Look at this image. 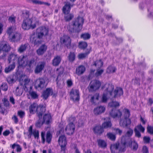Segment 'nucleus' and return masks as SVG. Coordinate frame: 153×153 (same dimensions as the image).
<instances>
[{
    "mask_svg": "<svg viewBox=\"0 0 153 153\" xmlns=\"http://www.w3.org/2000/svg\"><path fill=\"white\" fill-rule=\"evenodd\" d=\"M124 138L123 137L121 140V143L120 144L119 143H117L111 145V150L112 153H114L116 150H118L120 152H124L126 150V146H130L132 145V149L134 150H136L138 148V145L135 142L129 141H123V140Z\"/></svg>",
    "mask_w": 153,
    "mask_h": 153,
    "instance_id": "obj_1",
    "label": "nucleus"
},
{
    "mask_svg": "<svg viewBox=\"0 0 153 153\" xmlns=\"http://www.w3.org/2000/svg\"><path fill=\"white\" fill-rule=\"evenodd\" d=\"M48 32L49 29L48 27L45 26L40 27L37 29L36 36L33 34L31 36L30 41L35 45L40 44L41 43L40 39L47 36Z\"/></svg>",
    "mask_w": 153,
    "mask_h": 153,
    "instance_id": "obj_2",
    "label": "nucleus"
},
{
    "mask_svg": "<svg viewBox=\"0 0 153 153\" xmlns=\"http://www.w3.org/2000/svg\"><path fill=\"white\" fill-rule=\"evenodd\" d=\"M84 19L82 17H78L71 24L67 26V29L71 33H79L82 29Z\"/></svg>",
    "mask_w": 153,
    "mask_h": 153,
    "instance_id": "obj_3",
    "label": "nucleus"
},
{
    "mask_svg": "<svg viewBox=\"0 0 153 153\" xmlns=\"http://www.w3.org/2000/svg\"><path fill=\"white\" fill-rule=\"evenodd\" d=\"M39 20L35 17H33L31 18H27L23 21L22 27L24 30H28L35 28L38 24Z\"/></svg>",
    "mask_w": 153,
    "mask_h": 153,
    "instance_id": "obj_4",
    "label": "nucleus"
},
{
    "mask_svg": "<svg viewBox=\"0 0 153 153\" xmlns=\"http://www.w3.org/2000/svg\"><path fill=\"white\" fill-rule=\"evenodd\" d=\"M16 29L15 28L11 27L8 28L7 31L9 39L14 42L19 40L21 38L20 35L16 31Z\"/></svg>",
    "mask_w": 153,
    "mask_h": 153,
    "instance_id": "obj_5",
    "label": "nucleus"
},
{
    "mask_svg": "<svg viewBox=\"0 0 153 153\" xmlns=\"http://www.w3.org/2000/svg\"><path fill=\"white\" fill-rule=\"evenodd\" d=\"M124 118L121 119L120 121L119 124L120 126L123 127H127L131 123V120L129 118L130 114L129 111L125 108L123 111Z\"/></svg>",
    "mask_w": 153,
    "mask_h": 153,
    "instance_id": "obj_6",
    "label": "nucleus"
},
{
    "mask_svg": "<svg viewBox=\"0 0 153 153\" xmlns=\"http://www.w3.org/2000/svg\"><path fill=\"white\" fill-rule=\"evenodd\" d=\"M68 124L65 130L67 134L72 135L74 132L75 130V117H71L68 119Z\"/></svg>",
    "mask_w": 153,
    "mask_h": 153,
    "instance_id": "obj_7",
    "label": "nucleus"
},
{
    "mask_svg": "<svg viewBox=\"0 0 153 153\" xmlns=\"http://www.w3.org/2000/svg\"><path fill=\"white\" fill-rule=\"evenodd\" d=\"M30 80V79L24 75H21L19 78V81L20 85H24V90L25 91H28L30 89L32 88V87L29 85Z\"/></svg>",
    "mask_w": 153,
    "mask_h": 153,
    "instance_id": "obj_8",
    "label": "nucleus"
},
{
    "mask_svg": "<svg viewBox=\"0 0 153 153\" xmlns=\"http://www.w3.org/2000/svg\"><path fill=\"white\" fill-rule=\"evenodd\" d=\"M46 86L45 80L43 78H39L35 81L34 87L36 89L41 90Z\"/></svg>",
    "mask_w": 153,
    "mask_h": 153,
    "instance_id": "obj_9",
    "label": "nucleus"
},
{
    "mask_svg": "<svg viewBox=\"0 0 153 153\" xmlns=\"http://www.w3.org/2000/svg\"><path fill=\"white\" fill-rule=\"evenodd\" d=\"M101 85L100 82L97 80L92 81L88 87V88L90 91H93L98 89Z\"/></svg>",
    "mask_w": 153,
    "mask_h": 153,
    "instance_id": "obj_10",
    "label": "nucleus"
},
{
    "mask_svg": "<svg viewBox=\"0 0 153 153\" xmlns=\"http://www.w3.org/2000/svg\"><path fill=\"white\" fill-rule=\"evenodd\" d=\"M58 143L60 146L61 151L65 152V147L67 144V141L66 137L64 135H62L59 137L58 140Z\"/></svg>",
    "mask_w": 153,
    "mask_h": 153,
    "instance_id": "obj_11",
    "label": "nucleus"
},
{
    "mask_svg": "<svg viewBox=\"0 0 153 153\" xmlns=\"http://www.w3.org/2000/svg\"><path fill=\"white\" fill-rule=\"evenodd\" d=\"M27 61L28 58L27 56H19L17 62L19 65V67H26L28 64Z\"/></svg>",
    "mask_w": 153,
    "mask_h": 153,
    "instance_id": "obj_12",
    "label": "nucleus"
},
{
    "mask_svg": "<svg viewBox=\"0 0 153 153\" xmlns=\"http://www.w3.org/2000/svg\"><path fill=\"white\" fill-rule=\"evenodd\" d=\"M19 56L15 53H11L9 54L8 56V60L9 63H13L16 64L17 63Z\"/></svg>",
    "mask_w": 153,
    "mask_h": 153,
    "instance_id": "obj_13",
    "label": "nucleus"
},
{
    "mask_svg": "<svg viewBox=\"0 0 153 153\" xmlns=\"http://www.w3.org/2000/svg\"><path fill=\"white\" fill-rule=\"evenodd\" d=\"M114 88V86L111 84H106L102 87L104 92L108 94L109 95H112V93Z\"/></svg>",
    "mask_w": 153,
    "mask_h": 153,
    "instance_id": "obj_14",
    "label": "nucleus"
},
{
    "mask_svg": "<svg viewBox=\"0 0 153 153\" xmlns=\"http://www.w3.org/2000/svg\"><path fill=\"white\" fill-rule=\"evenodd\" d=\"M60 42L61 44L68 47L71 45V39L69 36L67 35H64L60 38Z\"/></svg>",
    "mask_w": 153,
    "mask_h": 153,
    "instance_id": "obj_15",
    "label": "nucleus"
},
{
    "mask_svg": "<svg viewBox=\"0 0 153 153\" xmlns=\"http://www.w3.org/2000/svg\"><path fill=\"white\" fill-rule=\"evenodd\" d=\"M10 49L11 47L9 44L5 43H0V53H3L4 56H5L4 55V53L8 52Z\"/></svg>",
    "mask_w": 153,
    "mask_h": 153,
    "instance_id": "obj_16",
    "label": "nucleus"
},
{
    "mask_svg": "<svg viewBox=\"0 0 153 153\" xmlns=\"http://www.w3.org/2000/svg\"><path fill=\"white\" fill-rule=\"evenodd\" d=\"M71 98L74 101H78L79 100V91L77 89H72L70 93Z\"/></svg>",
    "mask_w": 153,
    "mask_h": 153,
    "instance_id": "obj_17",
    "label": "nucleus"
},
{
    "mask_svg": "<svg viewBox=\"0 0 153 153\" xmlns=\"http://www.w3.org/2000/svg\"><path fill=\"white\" fill-rule=\"evenodd\" d=\"M105 110V108L104 106L100 105L95 108L93 111L94 115H97L104 113Z\"/></svg>",
    "mask_w": 153,
    "mask_h": 153,
    "instance_id": "obj_18",
    "label": "nucleus"
},
{
    "mask_svg": "<svg viewBox=\"0 0 153 153\" xmlns=\"http://www.w3.org/2000/svg\"><path fill=\"white\" fill-rule=\"evenodd\" d=\"M45 65V62H39L34 70V72L37 74L40 73L43 69Z\"/></svg>",
    "mask_w": 153,
    "mask_h": 153,
    "instance_id": "obj_19",
    "label": "nucleus"
},
{
    "mask_svg": "<svg viewBox=\"0 0 153 153\" xmlns=\"http://www.w3.org/2000/svg\"><path fill=\"white\" fill-rule=\"evenodd\" d=\"M33 127L32 126H30L28 129V133L29 135L31 136L33 135L35 138L38 139L39 138V134L38 131L36 129H32Z\"/></svg>",
    "mask_w": 153,
    "mask_h": 153,
    "instance_id": "obj_20",
    "label": "nucleus"
},
{
    "mask_svg": "<svg viewBox=\"0 0 153 153\" xmlns=\"http://www.w3.org/2000/svg\"><path fill=\"white\" fill-rule=\"evenodd\" d=\"M47 49V46L45 44L42 45L36 50V52L38 55H42L46 51Z\"/></svg>",
    "mask_w": 153,
    "mask_h": 153,
    "instance_id": "obj_21",
    "label": "nucleus"
},
{
    "mask_svg": "<svg viewBox=\"0 0 153 153\" xmlns=\"http://www.w3.org/2000/svg\"><path fill=\"white\" fill-rule=\"evenodd\" d=\"M113 95H112L114 97H119L123 95V91L122 88L120 87H117L115 89L113 93Z\"/></svg>",
    "mask_w": 153,
    "mask_h": 153,
    "instance_id": "obj_22",
    "label": "nucleus"
},
{
    "mask_svg": "<svg viewBox=\"0 0 153 153\" xmlns=\"http://www.w3.org/2000/svg\"><path fill=\"white\" fill-rule=\"evenodd\" d=\"M110 115L113 118H115L116 117H120L122 115V113L119 110H112L110 113Z\"/></svg>",
    "mask_w": 153,
    "mask_h": 153,
    "instance_id": "obj_23",
    "label": "nucleus"
},
{
    "mask_svg": "<svg viewBox=\"0 0 153 153\" xmlns=\"http://www.w3.org/2000/svg\"><path fill=\"white\" fill-rule=\"evenodd\" d=\"M94 132L97 134L100 135L104 132L103 128L100 125L96 126L93 128Z\"/></svg>",
    "mask_w": 153,
    "mask_h": 153,
    "instance_id": "obj_24",
    "label": "nucleus"
},
{
    "mask_svg": "<svg viewBox=\"0 0 153 153\" xmlns=\"http://www.w3.org/2000/svg\"><path fill=\"white\" fill-rule=\"evenodd\" d=\"M53 90L50 88H47L45 91L42 94V97L45 99H46L48 97L52 94Z\"/></svg>",
    "mask_w": 153,
    "mask_h": 153,
    "instance_id": "obj_25",
    "label": "nucleus"
},
{
    "mask_svg": "<svg viewBox=\"0 0 153 153\" xmlns=\"http://www.w3.org/2000/svg\"><path fill=\"white\" fill-rule=\"evenodd\" d=\"M85 71V68L83 65H80L76 69V73L78 76L82 74Z\"/></svg>",
    "mask_w": 153,
    "mask_h": 153,
    "instance_id": "obj_26",
    "label": "nucleus"
},
{
    "mask_svg": "<svg viewBox=\"0 0 153 153\" xmlns=\"http://www.w3.org/2000/svg\"><path fill=\"white\" fill-rule=\"evenodd\" d=\"M61 57L58 56H55L52 60V64L53 66H58L61 61Z\"/></svg>",
    "mask_w": 153,
    "mask_h": 153,
    "instance_id": "obj_27",
    "label": "nucleus"
},
{
    "mask_svg": "<svg viewBox=\"0 0 153 153\" xmlns=\"http://www.w3.org/2000/svg\"><path fill=\"white\" fill-rule=\"evenodd\" d=\"M45 108L43 105H38L37 113L38 116L40 118L42 117V114L45 111Z\"/></svg>",
    "mask_w": 153,
    "mask_h": 153,
    "instance_id": "obj_28",
    "label": "nucleus"
},
{
    "mask_svg": "<svg viewBox=\"0 0 153 153\" xmlns=\"http://www.w3.org/2000/svg\"><path fill=\"white\" fill-rule=\"evenodd\" d=\"M38 105L35 103L32 104L29 107V111L30 114H33L37 112Z\"/></svg>",
    "mask_w": 153,
    "mask_h": 153,
    "instance_id": "obj_29",
    "label": "nucleus"
},
{
    "mask_svg": "<svg viewBox=\"0 0 153 153\" xmlns=\"http://www.w3.org/2000/svg\"><path fill=\"white\" fill-rule=\"evenodd\" d=\"M133 130L132 129L130 128H128L127 132L125 133V136H123V137H124V138L123 140V141H125L123 140L125 138V137H128V141H131V138H130V137L132 136L133 134ZM123 137V136L122 137Z\"/></svg>",
    "mask_w": 153,
    "mask_h": 153,
    "instance_id": "obj_30",
    "label": "nucleus"
},
{
    "mask_svg": "<svg viewBox=\"0 0 153 153\" xmlns=\"http://www.w3.org/2000/svg\"><path fill=\"white\" fill-rule=\"evenodd\" d=\"M70 9V3L69 2H67L63 7V12L65 14H68L69 13Z\"/></svg>",
    "mask_w": 153,
    "mask_h": 153,
    "instance_id": "obj_31",
    "label": "nucleus"
},
{
    "mask_svg": "<svg viewBox=\"0 0 153 153\" xmlns=\"http://www.w3.org/2000/svg\"><path fill=\"white\" fill-rule=\"evenodd\" d=\"M44 123L47 124H49L51 121V117L50 114H45L43 117Z\"/></svg>",
    "mask_w": 153,
    "mask_h": 153,
    "instance_id": "obj_32",
    "label": "nucleus"
},
{
    "mask_svg": "<svg viewBox=\"0 0 153 153\" xmlns=\"http://www.w3.org/2000/svg\"><path fill=\"white\" fill-rule=\"evenodd\" d=\"M25 91L29 93V95L31 96L32 98L33 99L38 98V95L36 92L33 91L32 89H30L28 91Z\"/></svg>",
    "mask_w": 153,
    "mask_h": 153,
    "instance_id": "obj_33",
    "label": "nucleus"
},
{
    "mask_svg": "<svg viewBox=\"0 0 153 153\" xmlns=\"http://www.w3.org/2000/svg\"><path fill=\"white\" fill-rule=\"evenodd\" d=\"M117 70L115 67L113 65H110L107 68L106 71L108 74H111L115 73Z\"/></svg>",
    "mask_w": 153,
    "mask_h": 153,
    "instance_id": "obj_34",
    "label": "nucleus"
},
{
    "mask_svg": "<svg viewBox=\"0 0 153 153\" xmlns=\"http://www.w3.org/2000/svg\"><path fill=\"white\" fill-rule=\"evenodd\" d=\"M16 64L12 63L8 67H6L5 69V73H7L13 70L15 67Z\"/></svg>",
    "mask_w": 153,
    "mask_h": 153,
    "instance_id": "obj_35",
    "label": "nucleus"
},
{
    "mask_svg": "<svg viewBox=\"0 0 153 153\" xmlns=\"http://www.w3.org/2000/svg\"><path fill=\"white\" fill-rule=\"evenodd\" d=\"M88 51L86 53H81L78 55V58L79 59H82L86 57L87 55L91 51V49L90 48L88 49L87 50Z\"/></svg>",
    "mask_w": 153,
    "mask_h": 153,
    "instance_id": "obj_36",
    "label": "nucleus"
},
{
    "mask_svg": "<svg viewBox=\"0 0 153 153\" xmlns=\"http://www.w3.org/2000/svg\"><path fill=\"white\" fill-rule=\"evenodd\" d=\"M111 95H109L108 94L104 91L102 97V101L103 102H105Z\"/></svg>",
    "mask_w": 153,
    "mask_h": 153,
    "instance_id": "obj_37",
    "label": "nucleus"
},
{
    "mask_svg": "<svg viewBox=\"0 0 153 153\" xmlns=\"http://www.w3.org/2000/svg\"><path fill=\"white\" fill-rule=\"evenodd\" d=\"M23 93V89L22 86H18L16 90L15 95L17 96L21 95Z\"/></svg>",
    "mask_w": 153,
    "mask_h": 153,
    "instance_id": "obj_38",
    "label": "nucleus"
},
{
    "mask_svg": "<svg viewBox=\"0 0 153 153\" xmlns=\"http://www.w3.org/2000/svg\"><path fill=\"white\" fill-rule=\"evenodd\" d=\"M10 146L13 149L16 147V151L18 152H20L22 151V148L19 144H17L14 143L13 145H10Z\"/></svg>",
    "mask_w": 153,
    "mask_h": 153,
    "instance_id": "obj_39",
    "label": "nucleus"
},
{
    "mask_svg": "<svg viewBox=\"0 0 153 153\" xmlns=\"http://www.w3.org/2000/svg\"><path fill=\"white\" fill-rule=\"evenodd\" d=\"M107 122H105L102 124V126L103 128H107L111 126V124L109 118Z\"/></svg>",
    "mask_w": 153,
    "mask_h": 153,
    "instance_id": "obj_40",
    "label": "nucleus"
},
{
    "mask_svg": "<svg viewBox=\"0 0 153 153\" xmlns=\"http://www.w3.org/2000/svg\"><path fill=\"white\" fill-rule=\"evenodd\" d=\"M99 97V94H96L94 96L91 97L90 101L93 103H94L96 102L97 100H98Z\"/></svg>",
    "mask_w": 153,
    "mask_h": 153,
    "instance_id": "obj_41",
    "label": "nucleus"
},
{
    "mask_svg": "<svg viewBox=\"0 0 153 153\" xmlns=\"http://www.w3.org/2000/svg\"><path fill=\"white\" fill-rule=\"evenodd\" d=\"M27 45L25 44L22 45L18 49V51L21 53L24 51L26 49Z\"/></svg>",
    "mask_w": 153,
    "mask_h": 153,
    "instance_id": "obj_42",
    "label": "nucleus"
},
{
    "mask_svg": "<svg viewBox=\"0 0 153 153\" xmlns=\"http://www.w3.org/2000/svg\"><path fill=\"white\" fill-rule=\"evenodd\" d=\"M103 63L101 60L96 61L93 64V66H95L97 68H99L102 66Z\"/></svg>",
    "mask_w": 153,
    "mask_h": 153,
    "instance_id": "obj_43",
    "label": "nucleus"
},
{
    "mask_svg": "<svg viewBox=\"0 0 153 153\" xmlns=\"http://www.w3.org/2000/svg\"><path fill=\"white\" fill-rule=\"evenodd\" d=\"M87 46V43L85 42H80L79 43L78 47L81 49L85 48Z\"/></svg>",
    "mask_w": 153,
    "mask_h": 153,
    "instance_id": "obj_44",
    "label": "nucleus"
},
{
    "mask_svg": "<svg viewBox=\"0 0 153 153\" xmlns=\"http://www.w3.org/2000/svg\"><path fill=\"white\" fill-rule=\"evenodd\" d=\"M68 58L70 62H73L75 58V53L74 52H71L69 54Z\"/></svg>",
    "mask_w": 153,
    "mask_h": 153,
    "instance_id": "obj_45",
    "label": "nucleus"
},
{
    "mask_svg": "<svg viewBox=\"0 0 153 153\" xmlns=\"http://www.w3.org/2000/svg\"><path fill=\"white\" fill-rule=\"evenodd\" d=\"M97 142L99 146L101 147H105L106 146V143L104 140L99 139L97 140Z\"/></svg>",
    "mask_w": 153,
    "mask_h": 153,
    "instance_id": "obj_46",
    "label": "nucleus"
},
{
    "mask_svg": "<svg viewBox=\"0 0 153 153\" xmlns=\"http://www.w3.org/2000/svg\"><path fill=\"white\" fill-rule=\"evenodd\" d=\"M14 77H16L15 76H11L7 78V80L9 84H11L15 82V80L14 79Z\"/></svg>",
    "mask_w": 153,
    "mask_h": 153,
    "instance_id": "obj_47",
    "label": "nucleus"
},
{
    "mask_svg": "<svg viewBox=\"0 0 153 153\" xmlns=\"http://www.w3.org/2000/svg\"><path fill=\"white\" fill-rule=\"evenodd\" d=\"M108 138L111 140L114 141L116 139L115 135L110 132L106 134Z\"/></svg>",
    "mask_w": 153,
    "mask_h": 153,
    "instance_id": "obj_48",
    "label": "nucleus"
},
{
    "mask_svg": "<svg viewBox=\"0 0 153 153\" xmlns=\"http://www.w3.org/2000/svg\"><path fill=\"white\" fill-rule=\"evenodd\" d=\"M109 106L111 107H116L120 105L119 103L117 101H112L108 104Z\"/></svg>",
    "mask_w": 153,
    "mask_h": 153,
    "instance_id": "obj_49",
    "label": "nucleus"
},
{
    "mask_svg": "<svg viewBox=\"0 0 153 153\" xmlns=\"http://www.w3.org/2000/svg\"><path fill=\"white\" fill-rule=\"evenodd\" d=\"M66 15L65 16V20L68 21L71 20L74 17L73 15L71 14H65Z\"/></svg>",
    "mask_w": 153,
    "mask_h": 153,
    "instance_id": "obj_50",
    "label": "nucleus"
},
{
    "mask_svg": "<svg viewBox=\"0 0 153 153\" xmlns=\"http://www.w3.org/2000/svg\"><path fill=\"white\" fill-rule=\"evenodd\" d=\"M52 137V136L50 132L49 131L48 132L46 136V142L48 143H50Z\"/></svg>",
    "mask_w": 153,
    "mask_h": 153,
    "instance_id": "obj_51",
    "label": "nucleus"
},
{
    "mask_svg": "<svg viewBox=\"0 0 153 153\" xmlns=\"http://www.w3.org/2000/svg\"><path fill=\"white\" fill-rule=\"evenodd\" d=\"M91 37V35L88 33H85L82 34L81 36V38L84 40H87L89 39Z\"/></svg>",
    "mask_w": 153,
    "mask_h": 153,
    "instance_id": "obj_52",
    "label": "nucleus"
},
{
    "mask_svg": "<svg viewBox=\"0 0 153 153\" xmlns=\"http://www.w3.org/2000/svg\"><path fill=\"white\" fill-rule=\"evenodd\" d=\"M134 128H136L137 130H139L142 132H143L145 130V128L140 124L137 125Z\"/></svg>",
    "mask_w": 153,
    "mask_h": 153,
    "instance_id": "obj_53",
    "label": "nucleus"
},
{
    "mask_svg": "<svg viewBox=\"0 0 153 153\" xmlns=\"http://www.w3.org/2000/svg\"><path fill=\"white\" fill-rule=\"evenodd\" d=\"M16 17L13 16H11L9 17L8 19V21L9 22L13 24H15L16 22Z\"/></svg>",
    "mask_w": 153,
    "mask_h": 153,
    "instance_id": "obj_54",
    "label": "nucleus"
},
{
    "mask_svg": "<svg viewBox=\"0 0 153 153\" xmlns=\"http://www.w3.org/2000/svg\"><path fill=\"white\" fill-rule=\"evenodd\" d=\"M147 130L149 134H153V126H148L147 127Z\"/></svg>",
    "mask_w": 153,
    "mask_h": 153,
    "instance_id": "obj_55",
    "label": "nucleus"
},
{
    "mask_svg": "<svg viewBox=\"0 0 153 153\" xmlns=\"http://www.w3.org/2000/svg\"><path fill=\"white\" fill-rule=\"evenodd\" d=\"M76 118L75 117V125H76L78 126H81L82 125L83 122L82 120H79L78 122H76Z\"/></svg>",
    "mask_w": 153,
    "mask_h": 153,
    "instance_id": "obj_56",
    "label": "nucleus"
},
{
    "mask_svg": "<svg viewBox=\"0 0 153 153\" xmlns=\"http://www.w3.org/2000/svg\"><path fill=\"white\" fill-rule=\"evenodd\" d=\"M8 85L7 84L5 83H3L1 85V89L2 90L6 91L8 89Z\"/></svg>",
    "mask_w": 153,
    "mask_h": 153,
    "instance_id": "obj_57",
    "label": "nucleus"
},
{
    "mask_svg": "<svg viewBox=\"0 0 153 153\" xmlns=\"http://www.w3.org/2000/svg\"><path fill=\"white\" fill-rule=\"evenodd\" d=\"M103 72V70L102 69H98L95 74V76H97L100 75Z\"/></svg>",
    "mask_w": 153,
    "mask_h": 153,
    "instance_id": "obj_58",
    "label": "nucleus"
},
{
    "mask_svg": "<svg viewBox=\"0 0 153 153\" xmlns=\"http://www.w3.org/2000/svg\"><path fill=\"white\" fill-rule=\"evenodd\" d=\"M45 132L42 131L41 133V137L42 139V142L43 143H44L45 142Z\"/></svg>",
    "mask_w": 153,
    "mask_h": 153,
    "instance_id": "obj_59",
    "label": "nucleus"
},
{
    "mask_svg": "<svg viewBox=\"0 0 153 153\" xmlns=\"http://www.w3.org/2000/svg\"><path fill=\"white\" fill-rule=\"evenodd\" d=\"M143 140L145 143H148L149 142L150 139L149 137L145 136L143 137Z\"/></svg>",
    "mask_w": 153,
    "mask_h": 153,
    "instance_id": "obj_60",
    "label": "nucleus"
},
{
    "mask_svg": "<svg viewBox=\"0 0 153 153\" xmlns=\"http://www.w3.org/2000/svg\"><path fill=\"white\" fill-rule=\"evenodd\" d=\"M34 62V59H32L29 61H27L28 64L27 66L29 67V68L31 67L32 64H33Z\"/></svg>",
    "mask_w": 153,
    "mask_h": 153,
    "instance_id": "obj_61",
    "label": "nucleus"
},
{
    "mask_svg": "<svg viewBox=\"0 0 153 153\" xmlns=\"http://www.w3.org/2000/svg\"><path fill=\"white\" fill-rule=\"evenodd\" d=\"M18 115L21 118H22L25 116V112L22 111H18Z\"/></svg>",
    "mask_w": 153,
    "mask_h": 153,
    "instance_id": "obj_62",
    "label": "nucleus"
},
{
    "mask_svg": "<svg viewBox=\"0 0 153 153\" xmlns=\"http://www.w3.org/2000/svg\"><path fill=\"white\" fill-rule=\"evenodd\" d=\"M134 131L135 134V136L139 138L141 137V134L138 130L136 129V128L134 129Z\"/></svg>",
    "mask_w": 153,
    "mask_h": 153,
    "instance_id": "obj_63",
    "label": "nucleus"
},
{
    "mask_svg": "<svg viewBox=\"0 0 153 153\" xmlns=\"http://www.w3.org/2000/svg\"><path fill=\"white\" fill-rule=\"evenodd\" d=\"M43 124V123L39 120H38L36 124V126L38 128H40Z\"/></svg>",
    "mask_w": 153,
    "mask_h": 153,
    "instance_id": "obj_64",
    "label": "nucleus"
}]
</instances>
